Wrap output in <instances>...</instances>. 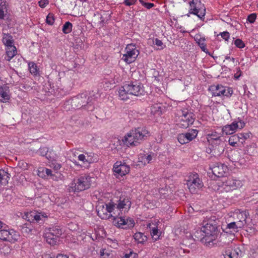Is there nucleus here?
I'll return each mask as SVG.
<instances>
[{
  "instance_id": "obj_1",
  "label": "nucleus",
  "mask_w": 258,
  "mask_h": 258,
  "mask_svg": "<svg viewBox=\"0 0 258 258\" xmlns=\"http://www.w3.org/2000/svg\"><path fill=\"white\" fill-rule=\"evenodd\" d=\"M115 205V204L111 203L108 204L99 203L96 206L98 216L102 219H107L110 217H113V223L116 227L126 229L133 228L135 225L133 219L125 218L122 217H118L117 216H113L110 214L114 210Z\"/></svg>"
},
{
  "instance_id": "obj_2",
  "label": "nucleus",
  "mask_w": 258,
  "mask_h": 258,
  "mask_svg": "<svg viewBox=\"0 0 258 258\" xmlns=\"http://www.w3.org/2000/svg\"><path fill=\"white\" fill-rule=\"evenodd\" d=\"M149 132L144 127L132 130L123 138L122 142L127 147L137 146L149 136Z\"/></svg>"
},
{
  "instance_id": "obj_3",
  "label": "nucleus",
  "mask_w": 258,
  "mask_h": 258,
  "mask_svg": "<svg viewBox=\"0 0 258 258\" xmlns=\"http://www.w3.org/2000/svg\"><path fill=\"white\" fill-rule=\"evenodd\" d=\"M94 101L95 98L93 96H88L87 93H82L66 101L65 106L71 105L72 108L73 109L84 107L88 111H92L94 108L93 105Z\"/></svg>"
},
{
  "instance_id": "obj_4",
  "label": "nucleus",
  "mask_w": 258,
  "mask_h": 258,
  "mask_svg": "<svg viewBox=\"0 0 258 258\" xmlns=\"http://www.w3.org/2000/svg\"><path fill=\"white\" fill-rule=\"evenodd\" d=\"M220 220L215 216H211L203 222L202 227L205 230V235L207 236V238L212 245L220 232Z\"/></svg>"
},
{
  "instance_id": "obj_5",
  "label": "nucleus",
  "mask_w": 258,
  "mask_h": 258,
  "mask_svg": "<svg viewBox=\"0 0 258 258\" xmlns=\"http://www.w3.org/2000/svg\"><path fill=\"white\" fill-rule=\"evenodd\" d=\"M144 92L143 85L137 81L131 82L124 84L118 91L121 100H125L130 98L129 95L140 96Z\"/></svg>"
},
{
  "instance_id": "obj_6",
  "label": "nucleus",
  "mask_w": 258,
  "mask_h": 258,
  "mask_svg": "<svg viewBox=\"0 0 258 258\" xmlns=\"http://www.w3.org/2000/svg\"><path fill=\"white\" fill-rule=\"evenodd\" d=\"M95 179L88 174H82L76 178L70 184L68 188L69 192L82 191L89 189Z\"/></svg>"
},
{
  "instance_id": "obj_7",
  "label": "nucleus",
  "mask_w": 258,
  "mask_h": 258,
  "mask_svg": "<svg viewBox=\"0 0 258 258\" xmlns=\"http://www.w3.org/2000/svg\"><path fill=\"white\" fill-rule=\"evenodd\" d=\"M177 125L181 128H186L193 124L195 119V114L187 108L177 110Z\"/></svg>"
},
{
  "instance_id": "obj_8",
  "label": "nucleus",
  "mask_w": 258,
  "mask_h": 258,
  "mask_svg": "<svg viewBox=\"0 0 258 258\" xmlns=\"http://www.w3.org/2000/svg\"><path fill=\"white\" fill-rule=\"evenodd\" d=\"M218 185L219 187L217 190L219 192H227L241 187L242 184L240 180L229 177L224 178L221 182H218Z\"/></svg>"
},
{
  "instance_id": "obj_9",
  "label": "nucleus",
  "mask_w": 258,
  "mask_h": 258,
  "mask_svg": "<svg viewBox=\"0 0 258 258\" xmlns=\"http://www.w3.org/2000/svg\"><path fill=\"white\" fill-rule=\"evenodd\" d=\"M186 184L189 191L192 194L197 193L198 190L204 186L203 182L196 173H191L189 175Z\"/></svg>"
},
{
  "instance_id": "obj_10",
  "label": "nucleus",
  "mask_w": 258,
  "mask_h": 258,
  "mask_svg": "<svg viewBox=\"0 0 258 258\" xmlns=\"http://www.w3.org/2000/svg\"><path fill=\"white\" fill-rule=\"evenodd\" d=\"M189 4L190 6L189 13L197 15L202 20L206 14V8L204 4L199 0H192Z\"/></svg>"
},
{
  "instance_id": "obj_11",
  "label": "nucleus",
  "mask_w": 258,
  "mask_h": 258,
  "mask_svg": "<svg viewBox=\"0 0 258 258\" xmlns=\"http://www.w3.org/2000/svg\"><path fill=\"white\" fill-rule=\"evenodd\" d=\"M125 50L126 53L123 55L122 59L128 64L135 61L139 54V51L133 44H128Z\"/></svg>"
},
{
  "instance_id": "obj_12",
  "label": "nucleus",
  "mask_w": 258,
  "mask_h": 258,
  "mask_svg": "<svg viewBox=\"0 0 258 258\" xmlns=\"http://www.w3.org/2000/svg\"><path fill=\"white\" fill-rule=\"evenodd\" d=\"M209 90L211 91L213 96L229 97L233 93V91L231 89L224 87L221 85L211 86Z\"/></svg>"
},
{
  "instance_id": "obj_13",
  "label": "nucleus",
  "mask_w": 258,
  "mask_h": 258,
  "mask_svg": "<svg viewBox=\"0 0 258 258\" xmlns=\"http://www.w3.org/2000/svg\"><path fill=\"white\" fill-rule=\"evenodd\" d=\"M198 134V131L191 129L185 133L180 134L178 135L177 140L181 144H187L195 139Z\"/></svg>"
},
{
  "instance_id": "obj_14",
  "label": "nucleus",
  "mask_w": 258,
  "mask_h": 258,
  "mask_svg": "<svg viewBox=\"0 0 258 258\" xmlns=\"http://www.w3.org/2000/svg\"><path fill=\"white\" fill-rule=\"evenodd\" d=\"M213 174L216 177H224L227 173L228 167L224 164L221 163H216L210 167Z\"/></svg>"
},
{
  "instance_id": "obj_15",
  "label": "nucleus",
  "mask_w": 258,
  "mask_h": 258,
  "mask_svg": "<svg viewBox=\"0 0 258 258\" xmlns=\"http://www.w3.org/2000/svg\"><path fill=\"white\" fill-rule=\"evenodd\" d=\"M19 235L13 229L0 230V239L4 241H8L11 242H14L18 239Z\"/></svg>"
},
{
  "instance_id": "obj_16",
  "label": "nucleus",
  "mask_w": 258,
  "mask_h": 258,
  "mask_svg": "<svg viewBox=\"0 0 258 258\" xmlns=\"http://www.w3.org/2000/svg\"><path fill=\"white\" fill-rule=\"evenodd\" d=\"M130 167L124 163H122L120 161H117L113 166V171L119 175L122 176L129 173Z\"/></svg>"
},
{
  "instance_id": "obj_17",
  "label": "nucleus",
  "mask_w": 258,
  "mask_h": 258,
  "mask_svg": "<svg viewBox=\"0 0 258 258\" xmlns=\"http://www.w3.org/2000/svg\"><path fill=\"white\" fill-rule=\"evenodd\" d=\"M194 235L195 237V240H198L204 243L206 245L210 246L212 244L208 241L207 236L205 235V230L203 227L198 228L194 233Z\"/></svg>"
},
{
  "instance_id": "obj_18",
  "label": "nucleus",
  "mask_w": 258,
  "mask_h": 258,
  "mask_svg": "<svg viewBox=\"0 0 258 258\" xmlns=\"http://www.w3.org/2000/svg\"><path fill=\"white\" fill-rule=\"evenodd\" d=\"M211 148H210L211 152L215 156H220L224 151V143L222 141H218L217 143L210 144Z\"/></svg>"
},
{
  "instance_id": "obj_19",
  "label": "nucleus",
  "mask_w": 258,
  "mask_h": 258,
  "mask_svg": "<svg viewBox=\"0 0 258 258\" xmlns=\"http://www.w3.org/2000/svg\"><path fill=\"white\" fill-rule=\"evenodd\" d=\"M241 223H237L236 222H231L227 224L225 227H222L223 231L227 233L234 234V233L238 231L239 228H241Z\"/></svg>"
},
{
  "instance_id": "obj_20",
  "label": "nucleus",
  "mask_w": 258,
  "mask_h": 258,
  "mask_svg": "<svg viewBox=\"0 0 258 258\" xmlns=\"http://www.w3.org/2000/svg\"><path fill=\"white\" fill-rule=\"evenodd\" d=\"M237 218L238 221L236 222L237 223H241L242 225L241 228L246 224V219L249 216L248 211H239V212L236 213Z\"/></svg>"
},
{
  "instance_id": "obj_21",
  "label": "nucleus",
  "mask_w": 258,
  "mask_h": 258,
  "mask_svg": "<svg viewBox=\"0 0 258 258\" xmlns=\"http://www.w3.org/2000/svg\"><path fill=\"white\" fill-rule=\"evenodd\" d=\"M241 251L238 249H232L230 247L227 249L223 254L225 258H239Z\"/></svg>"
},
{
  "instance_id": "obj_22",
  "label": "nucleus",
  "mask_w": 258,
  "mask_h": 258,
  "mask_svg": "<svg viewBox=\"0 0 258 258\" xmlns=\"http://www.w3.org/2000/svg\"><path fill=\"white\" fill-rule=\"evenodd\" d=\"M249 136L248 134H239V135H235L231 136L229 140V144L232 146H235V145L236 144V142H232V140H237L239 141L240 139L245 140L249 138Z\"/></svg>"
},
{
  "instance_id": "obj_23",
  "label": "nucleus",
  "mask_w": 258,
  "mask_h": 258,
  "mask_svg": "<svg viewBox=\"0 0 258 258\" xmlns=\"http://www.w3.org/2000/svg\"><path fill=\"white\" fill-rule=\"evenodd\" d=\"M207 140L210 145L212 144H217L218 141H221L220 136L217 133H212L207 135Z\"/></svg>"
},
{
  "instance_id": "obj_24",
  "label": "nucleus",
  "mask_w": 258,
  "mask_h": 258,
  "mask_svg": "<svg viewBox=\"0 0 258 258\" xmlns=\"http://www.w3.org/2000/svg\"><path fill=\"white\" fill-rule=\"evenodd\" d=\"M3 43L7 46V47L14 46L13 45L14 40L12 36L10 34L4 33L3 37Z\"/></svg>"
},
{
  "instance_id": "obj_25",
  "label": "nucleus",
  "mask_w": 258,
  "mask_h": 258,
  "mask_svg": "<svg viewBox=\"0 0 258 258\" xmlns=\"http://www.w3.org/2000/svg\"><path fill=\"white\" fill-rule=\"evenodd\" d=\"M134 239L138 243L144 244L147 240V237L141 232H137L134 236Z\"/></svg>"
},
{
  "instance_id": "obj_26",
  "label": "nucleus",
  "mask_w": 258,
  "mask_h": 258,
  "mask_svg": "<svg viewBox=\"0 0 258 258\" xmlns=\"http://www.w3.org/2000/svg\"><path fill=\"white\" fill-rule=\"evenodd\" d=\"M45 237L47 242L50 245L56 244L59 238L48 232L45 234Z\"/></svg>"
},
{
  "instance_id": "obj_27",
  "label": "nucleus",
  "mask_w": 258,
  "mask_h": 258,
  "mask_svg": "<svg viewBox=\"0 0 258 258\" xmlns=\"http://www.w3.org/2000/svg\"><path fill=\"white\" fill-rule=\"evenodd\" d=\"M17 51L15 46L7 47L6 53L8 60L10 61L17 54Z\"/></svg>"
},
{
  "instance_id": "obj_28",
  "label": "nucleus",
  "mask_w": 258,
  "mask_h": 258,
  "mask_svg": "<svg viewBox=\"0 0 258 258\" xmlns=\"http://www.w3.org/2000/svg\"><path fill=\"white\" fill-rule=\"evenodd\" d=\"M128 204L129 206H131V202L129 201L128 198H125L120 197L118 201V203L117 205L116 208L118 209H121L124 208V206Z\"/></svg>"
},
{
  "instance_id": "obj_29",
  "label": "nucleus",
  "mask_w": 258,
  "mask_h": 258,
  "mask_svg": "<svg viewBox=\"0 0 258 258\" xmlns=\"http://www.w3.org/2000/svg\"><path fill=\"white\" fill-rule=\"evenodd\" d=\"M20 227L21 228V230L22 233L29 234L32 230L33 226L30 223H28L20 225Z\"/></svg>"
},
{
  "instance_id": "obj_30",
  "label": "nucleus",
  "mask_w": 258,
  "mask_h": 258,
  "mask_svg": "<svg viewBox=\"0 0 258 258\" xmlns=\"http://www.w3.org/2000/svg\"><path fill=\"white\" fill-rule=\"evenodd\" d=\"M10 98L8 93L4 90L2 87L0 88V101L2 102H6Z\"/></svg>"
},
{
  "instance_id": "obj_31",
  "label": "nucleus",
  "mask_w": 258,
  "mask_h": 258,
  "mask_svg": "<svg viewBox=\"0 0 258 258\" xmlns=\"http://www.w3.org/2000/svg\"><path fill=\"white\" fill-rule=\"evenodd\" d=\"M48 149L46 147H40L38 151V153L42 156H45L46 158L50 160L51 159V157L49 154L48 153Z\"/></svg>"
},
{
  "instance_id": "obj_32",
  "label": "nucleus",
  "mask_w": 258,
  "mask_h": 258,
  "mask_svg": "<svg viewBox=\"0 0 258 258\" xmlns=\"http://www.w3.org/2000/svg\"><path fill=\"white\" fill-rule=\"evenodd\" d=\"M47 232L50 233L51 234L59 238V236L61 235L62 231L61 229L57 228L56 227H53L49 228V231Z\"/></svg>"
},
{
  "instance_id": "obj_33",
  "label": "nucleus",
  "mask_w": 258,
  "mask_h": 258,
  "mask_svg": "<svg viewBox=\"0 0 258 258\" xmlns=\"http://www.w3.org/2000/svg\"><path fill=\"white\" fill-rule=\"evenodd\" d=\"M30 72L34 75H36L38 73L39 69L36 63L33 62H30L28 64Z\"/></svg>"
},
{
  "instance_id": "obj_34",
  "label": "nucleus",
  "mask_w": 258,
  "mask_h": 258,
  "mask_svg": "<svg viewBox=\"0 0 258 258\" xmlns=\"http://www.w3.org/2000/svg\"><path fill=\"white\" fill-rule=\"evenodd\" d=\"M72 24L70 22H67L64 23L62 27V32L64 34H68L72 31Z\"/></svg>"
},
{
  "instance_id": "obj_35",
  "label": "nucleus",
  "mask_w": 258,
  "mask_h": 258,
  "mask_svg": "<svg viewBox=\"0 0 258 258\" xmlns=\"http://www.w3.org/2000/svg\"><path fill=\"white\" fill-rule=\"evenodd\" d=\"M100 253L102 258H114L113 254L111 251L102 249L100 250Z\"/></svg>"
},
{
  "instance_id": "obj_36",
  "label": "nucleus",
  "mask_w": 258,
  "mask_h": 258,
  "mask_svg": "<svg viewBox=\"0 0 258 258\" xmlns=\"http://www.w3.org/2000/svg\"><path fill=\"white\" fill-rule=\"evenodd\" d=\"M46 217H44L43 215H40L39 214H35L33 213V219H32V222L34 221H36V222L42 224L44 222L43 218H45Z\"/></svg>"
},
{
  "instance_id": "obj_37",
  "label": "nucleus",
  "mask_w": 258,
  "mask_h": 258,
  "mask_svg": "<svg viewBox=\"0 0 258 258\" xmlns=\"http://www.w3.org/2000/svg\"><path fill=\"white\" fill-rule=\"evenodd\" d=\"M204 40L205 39H199L198 41H197V43H198V45L200 47L201 49H202V51H204L205 52H206V53H208L211 55L210 53L209 52L208 49L206 48V44L204 43Z\"/></svg>"
},
{
  "instance_id": "obj_38",
  "label": "nucleus",
  "mask_w": 258,
  "mask_h": 258,
  "mask_svg": "<svg viewBox=\"0 0 258 258\" xmlns=\"http://www.w3.org/2000/svg\"><path fill=\"white\" fill-rule=\"evenodd\" d=\"M222 132L226 135H231L234 131L233 129L232 128V126L230 125H226L223 127Z\"/></svg>"
},
{
  "instance_id": "obj_39",
  "label": "nucleus",
  "mask_w": 258,
  "mask_h": 258,
  "mask_svg": "<svg viewBox=\"0 0 258 258\" xmlns=\"http://www.w3.org/2000/svg\"><path fill=\"white\" fill-rule=\"evenodd\" d=\"M54 22V18L53 14H51V13H49L46 17V23L50 25H52L53 24Z\"/></svg>"
},
{
  "instance_id": "obj_40",
  "label": "nucleus",
  "mask_w": 258,
  "mask_h": 258,
  "mask_svg": "<svg viewBox=\"0 0 258 258\" xmlns=\"http://www.w3.org/2000/svg\"><path fill=\"white\" fill-rule=\"evenodd\" d=\"M151 233L152 237L155 239V240H157L159 238V230L157 227L152 228V229H151Z\"/></svg>"
},
{
  "instance_id": "obj_41",
  "label": "nucleus",
  "mask_w": 258,
  "mask_h": 258,
  "mask_svg": "<svg viewBox=\"0 0 258 258\" xmlns=\"http://www.w3.org/2000/svg\"><path fill=\"white\" fill-rule=\"evenodd\" d=\"M50 166L55 171H58L61 167V165L55 161H52Z\"/></svg>"
},
{
  "instance_id": "obj_42",
  "label": "nucleus",
  "mask_w": 258,
  "mask_h": 258,
  "mask_svg": "<svg viewBox=\"0 0 258 258\" xmlns=\"http://www.w3.org/2000/svg\"><path fill=\"white\" fill-rule=\"evenodd\" d=\"M234 44L239 48H243L245 47L244 43L240 39H236L234 41Z\"/></svg>"
},
{
  "instance_id": "obj_43",
  "label": "nucleus",
  "mask_w": 258,
  "mask_h": 258,
  "mask_svg": "<svg viewBox=\"0 0 258 258\" xmlns=\"http://www.w3.org/2000/svg\"><path fill=\"white\" fill-rule=\"evenodd\" d=\"M153 43L157 46L160 47V48H158L159 49H163L166 47V46L163 44L162 41L158 39V38H156L154 40H153Z\"/></svg>"
},
{
  "instance_id": "obj_44",
  "label": "nucleus",
  "mask_w": 258,
  "mask_h": 258,
  "mask_svg": "<svg viewBox=\"0 0 258 258\" xmlns=\"http://www.w3.org/2000/svg\"><path fill=\"white\" fill-rule=\"evenodd\" d=\"M256 18V15L255 13H252L250 15H249L247 17V20L250 23H253L255 21V19Z\"/></svg>"
},
{
  "instance_id": "obj_45",
  "label": "nucleus",
  "mask_w": 258,
  "mask_h": 258,
  "mask_svg": "<svg viewBox=\"0 0 258 258\" xmlns=\"http://www.w3.org/2000/svg\"><path fill=\"white\" fill-rule=\"evenodd\" d=\"M24 218L27 221H29L31 223L32 222L33 219V213L31 212L30 213H27L24 216Z\"/></svg>"
},
{
  "instance_id": "obj_46",
  "label": "nucleus",
  "mask_w": 258,
  "mask_h": 258,
  "mask_svg": "<svg viewBox=\"0 0 258 258\" xmlns=\"http://www.w3.org/2000/svg\"><path fill=\"white\" fill-rule=\"evenodd\" d=\"M152 111L155 112H161V107L159 106L158 104L154 105L152 106Z\"/></svg>"
},
{
  "instance_id": "obj_47",
  "label": "nucleus",
  "mask_w": 258,
  "mask_h": 258,
  "mask_svg": "<svg viewBox=\"0 0 258 258\" xmlns=\"http://www.w3.org/2000/svg\"><path fill=\"white\" fill-rule=\"evenodd\" d=\"M220 35H221V37H222V38L223 39H224L225 41L228 40L229 37H230V34L228 32L225 31L223 32H221L220 33Z\"/></svg>"
},
{
  "instance_id": "obj_48",
  "label": "nucleus",
  "mask_w": 258,
  "mask_h": 258,
  "mask_svg": "<svg viewBox=\"0 0 258 258\" xmlns=\"http://www.w3.org/2000/svg\"><path fill=\"white\" fill-rule=\"evenodd\" d=\"M7 10L6 6L0 7V19H4V12L5 11H7Z\"/></svg>"
},
{
  "instance_id": "obj_49",
  "label": "nucleus",
  "mask_w": 258,
  "mask_h": 258,
  "mask_svg": "<svg viewBox=\"0 0 258 258\" xmlns=\"http://www.w3.org/2000/svg\"><path fill=\"white\" fill-rule=\"evenodd\" d=\"M137 256V253L130 252V253L125 254L122 258H136Z\"/></svg>"
},
{
  "instance_id": "obj_50",
  "label": "nucleus",
  "mask_w": 258,
  "mask_h": 258,
  "mask_svg": "<svg viewBox=\"0 0 258 258\" xmlns=\"http://www.w3.org/2000/svg\"><path fill=\"white\" fill-rule=\"evenodd\" d=\"M137 0H125L123 3L128 6H130L135 4V3L137 2Z\"/></svg>"
},
{
  "instance_id": "obj_51",
  "label": "nucleus",
  "mask_w": 258,
  "mask_h": 258,
  "mask_svg": "<svg viewBox=\"0 0 258 258\" xmlns=\"http://www.w3.org/2000/svg\"><path fill=\"white\" fill-rule=\"evenodd\" d=\"M78 159L80 161H83L84 163L86 162L88 163V160L86 159L85 156L83 154L79 155L78 156Z\"/></svg>"
},
{
  "instance_id": "obj_52",
  "label": "nucleus",
  "mask_w": 258,
  "mask_h": 258,
  "mask_svg": "<svg viewBox=\"0 0 258 258\" xmlns=\"http://www.w3.org/2000/svg\"><path fill=\"white\" fill-rule=\"evenodd\" d=\"M237 127L240 129L243 128L245 126V123L241 120L237 121Z\"/></svg>"
},
{
  "instance_id": "obj_53",
  "label": "nucleus",
  "mask_w": 258,
  "mask_h": 258,
  "mask_svg": "<svg viewBox=\"0 0 258 258\" xmlns=\"http://www.w3.org/2000/svg\"><path fill=\"white\" fill-rule=\"evenodd\" d=\"M153 158L151 155H148L147 156H145L144 160L145 162H147L148 163H150Z\"/></svg>"
},
{
  "instance_id": "obj_54",
  "label": "nucleus",
  "mask_w": 258,
  "mask_h": 258,
  "mask_svg": "<svg viewBox=\"0 0 258 258\" xmlns=\"http://www.w3.org/2000/svg\"><path fill=\"white\" fill-rule=\"evenodd\" d=\"M39 6L41 8H45L46 5L48 4V2L47 0L46 1H40L39 2Z\"/></svg>"
},
{
  "instance_id": "obj_55",
  "label": "nucleus",
  "mask_w": 258,
  "mask_h": 258,
  "mask_svg": "<svg viewBox=\"0 0 258 258\" xmlns=\"http://www.w3.org/2000/svg\"><path fill=\"white\" fill-rule=\"evenodd\" d=\"M144 6L148 9H150L154 6V4L153 3H146L144 4Z\"/></svg>"
},
{
  "instance_id": "obj_56",
  "label": "nucleus",
  "mask_w": 258,
  "mask_h": 258,
  "mask_svg": "<svg viewBox=\"0 0 258 258\" xmlns=\"http://www.w3.org/2000/svg\"><path fill=\"white\" fill-rule=\"evenodd\" d=\"M231 126H232V128L233 129L234 131L235 132V130L237 128H238L237 127V121H233L231 124H230Z\"/></svg>"
},
{
  "instance_id": "obj_57",
  "label": "nucleus",
  "mask_w": 258,
  "mask_h": 258,
  "mask_svg": "<svg viewBox=\"0 0 258 258\" xmlns=\"http://www.w3.org/2000/svg\"><path fill=\"white\" fill-rule=\"evenodd\" d=\"M237 74H235V75H234V77L236 79L239 78V77L240 76L241 74V72L239 68H237Z\"/></svg>"
},
{
  "instance_id": "obj_58",
  "label": "nucleus",
  "mask_w": 258,
  "mask_h": 258,
  "mask_svg": "<svg viewBox=\"0 0 258 258\" xmlns=\"http://www.w3.org/2000/svg\"><path fill=\"white\" fill-rule=\"evenodd\" d=\"M237 74H235V75H234V77L236 79L239 78V77L240 76L241 74V72L239 68H237Z\"/></svg>"
},
{
  "instance_id": "obj_59",
  "label": "nucleus",
  "mask_w": 258,
  "mask_h": 258,
  "mask_svg": "<svg viewBox=\"0 0 258 258\" xmlns=\"http://www.w3.org/2000/svg\"><path fill=\"white\" fill-rule=\"evenodd\" d=\"M66 103V101L65 102V103H64L63 106V107L64 109H66L67 111H68V110H70L71 108H72V107H71V106H70L71 105H67V106H65Z\"/></svg>"
},
{
  "instance_id": "obj_60",
  "label": "nucleus",
  "mask_w": 258,
  "mask_h": 258,
  "mask_svg": "<svg viewBox=\"0 0 258 258\" xmlns=\"http://www.w3.org/2000/svg\"><path fill=\"white\" fill-rule=\"evenodd\" d=\"M45 173L47 175H52V171L51 169L45 168Z\"/></svg>"
},
{
  "instance_id": "obj_61",
  "label": "nucleus",
  "mask_w": 258,
  "mask_h": 258,
  "mask_svg": "<svg viewBox=\"0 0 258 258\" xmlns=\"http://www.w3.org/2000/svg\"><path fill=\"white\" fill-rule=\"evenodd\" d=\"M6 6V0H0V7Z\"/></svg>"
},
{
  "instance_id": "obj_62",
  "label": "nucleus",
  "mask_w": 258,
  "mask_h": 258,
  "mask_svg": "<svg viewBox=\"0 0 258 258\" xmlns=\"http://www.w3.org/2000/svg\"><path fill=\"white\" fill-rule=\"evenodd\" d=\"M225 59H226V60H230V61H232L233 63H234V61H235V58H234L230 57L229 56H226L225 57Z\"/></svg>"
},
{
  "instance_id": "obj_63",
  "label": "nucleus",
  "mask_w": 258,
  "mask_h": 258,
  "mask_svg": "<svg viewBox=\"0 0 258 258\" xmlns=\"http://www.w3.org/2000/svg\"><path fill=\"white\" fill-rule=\"evenodd\" d=\"M56 258H69V257L66 255L59 254L57 255Z\"/></svg>"
},
{
  "instance_id": "obj_64",
  "label": "nucleus",
  "mask_w": 258,
  "mask_h": 258,
  "mask_svg": "<svg viewBox=\"0 0 258 258\" xmlns=\"http://www.w3.org/2000/svg\"><path fill=\"white\" fill-rule=\"evenodd\" d=\"M2 175H3V176H5H5H6V177H7V178H10V174H9L8 173H7V172H5L4 174H2Z\"/></svg>"
}]
</instances>
